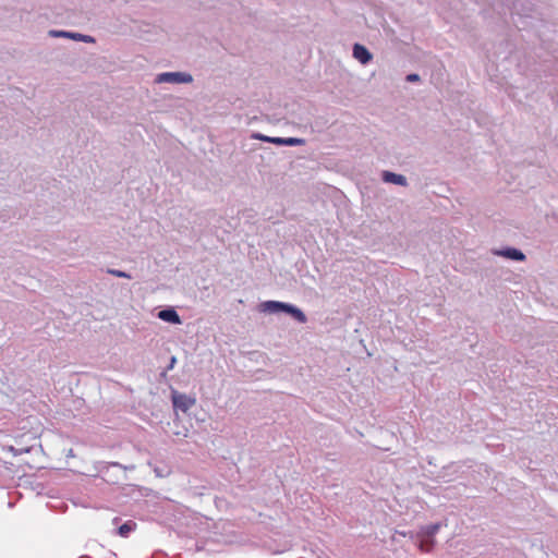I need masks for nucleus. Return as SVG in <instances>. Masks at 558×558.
I'll use <instances>...</instances> for the list:
<instances>
[{"mask_svg": "<svg viewBox=\"0 0 558 558\" xmlns=\"http://www.w3.org/2000/svg\"><path fill=\"white\" fill-rule=\"evenodd\" d=\"M260 310L270 314L286 313L300 324H305L307 322V317L304 312L290 303L280 301H265L260 303Z\"/></svg>", "mask_w": 558, "mask_h": 558, "instance_id": "nucleus-1", "label": "nucleus"}, {"mask_svg": "<svg viewBox=\"0 0 558 558\" xmlns=\"http://www.w3.org/2000/svg\"><path fill=\"white\" fill-rule=\"evenodd\" d=\"M155 82L169 84H189L193 82V76L185 72H163L156 76Z\"/></svg>", "mask_w": 558, "mask_h": 558, "instance_id": "nucleus-2", "label": "nucleus"}, {"mask_svg": "<svg viewBox=\"0 0 558 558\" xmlns=\"http://www.w3.org/2000/svg\"><path fill=\"white\" fill-rule=\"evenodd\" d=\"M251 137L279 146H300L304 144V140L298 137H271L262 133H253Z\"/></svg>", "mask_w": 558, "mask_h": 558, "instance_id": "nucleus-3", "label": "nucleus"}, {"mask_svg": "<svg viewBox=\"0 0 558 558\" xmlns=\"http://www.w3.org/2000/svg\"><path fill=\"white\" fill-rule=\"evenodd\" d=\"M447 524L444 522H437L428 525L421 526L416 536L421 538H428V547L426 548V553L430 551L435 546L434 536L439 532L442 526Z\"/></svg>", "mask_w": 558, "mask_h": 558, "instance_id": "nucleus-4", "label": "nucleus"}, {"mask_svg": "<svg viewBox=\"0 0 558 558\" xmlns=\"http://www.w3.org/2000/svg\"><path fill=\"white\" fill-rule=\"evenodd\" d=\"M171 400L173 408L182 411L183 413H186L195 404L194 398H191L185 393H180L178 391H172Z\"/></svg>", "mask_w": 558, "mask_h": 558, "instance_id": "nucleus-5", "label": "nucleus"}, {"mask_svg": "<svg viewBox=\"0 0 558 558\" xmlns=\"http://www.w3.org/2000/svg\"><path fill=\"white\" fill-rule=\"evenodd\" d=\"M50 37H64L70 38L76 41H83V43H95V38L89 35H84L81 33H74V32H66V31H56L51 29L49 31Z\"/></svg>", "mask_w": 558, "mask_h": 558, "instance_id": "nucleus-6", "label": "nucleus"}, {"mask_svg": "<svg viewBox=\"0 0 558 558\" xmlns=\"http://www.w3.org/2000/svg\"><path fill=\"white\" fill-rule=\"evenodd\" d=\"M494 255L501 256L511 260L515 262H523L525 260V255L522 251L515 247H505L501 250H494Z\"/></svg>", "mask_w": 558, "mask_h": 558, "instance_id": "nucleus-7", "label": "nucleus"}, {"mask_svg": "<svg viewBox=\"0 0 558 558\" xmlns=\"http://www.w3.org/2000/svg\"><path fill=\"white\" fill-rule=\"evenodd\" d=\"M352 54L359 62L364 65L368 64L373 59V54L369 52V50L361 44L353 45Z\"/></svg>", "mask_w": 558, "mask_h": 558, "instance_id": "nucleus-8", "label": "nucleus"}, {"mask_svg": "<svg viewBox=\"0 0 558 558\" xmlns=\"http://www.w3.org/2000/svg\"><path fill=\"white\" fill-rule=\"evenodd\" d=\"M158 317L161 320L173 324V325H180L182 323L180 315L177 313V311L173 307H168V308L161 310L158 313Z\"/></svg>", "mask_w": 558, "mask_h": 558, "instance_id": "nucleus-9", "label": "nucleus"}, {"mask_svg": "<svg viewBox=\"0 0 558 558\" xmlns=\"http://www.w3.org/2000/svg\"><path fill=\"white\" fill-rule=\"evenodd\" d=\"M383 181L386 183H392L400 186H407L408 181L407 178L402 174H398L391 171H383L381 174Z\"/></svg>", "mask_w": 558, "mask_h": 558, "instance_id": "nucleus-10", "label": "nucleus"}, {"mask_svg": "<svg viewBox=\"0 0 558 558\" xmlns=\"http://www.w3.org/2000/svg\"><path fill=\"white\" fill-rule=\"evenodd\" d=\"M135 527L136 523L132 520H129L118 527V534L121 537H128L130 533L135 530Z\"/></svg>", "mask_w": 558, "mask_h": 558, "instance_id": "nucleus-11", "label": "nucleus"}, {"mask_svg": "<svg viewBox=\"0 0 558 558\" xmlns=\"http://www.w3.org/2000/svg\"><path fill=\"white\" fill-rule=\"evenodd\" d=\"M107 272L109 275H112L114 277H119V278H126V279H131L132 276L123 270H119V269H114V268H108L107 269Z\"/></svg>", "mask_w": 558, "mask_h": 558, "instance_id": "nucleus-12", "label": "nucleus"}, {"mask_svg": "<svg viewBox=\"0 0 558 558\" xmlns=\"http://www.w3.org/2000/svg\"><path fill=\"white\" fill-rule=\"evenodd\" d=\"M175 364H177V357H175L174 355H172V356L170 357V361H169L168 366H167V367H166V369L161 373V375H162V376H166L167 372H168V371L173 369V367L175 366Z\"/></svg>", "mask_w": 558, "mask_h": 558, "instance_id": "nucleus-13", "label": "nucleus"}, {"mask_svg": "<svg viewBox=\"0 0 558 558\" xmlns=\"http://www.w3.org/2000/svg\"><path fill=\"white\" fill-rule=\"evenodd\" d=\"M417 541H418V548L422 551H426V548L428 547V538L417 537Z\"/></svg>", "mask_w": 558, "mask_h": 558, "instance_id": "nucleus-14", "label": "nucleus"}, {"mask_svg": "<svg viewBox=\"0 0 558 558\" xmlns=\"http://www.w3.org/2000/svg\"><path fill=\"white\" fill-rule=\"evenodd\" d=\"M405 80H407V82H411V83L418 82L420 75L416 73H411V74L407 75Z\"/></svg>", "mask_w": 558, "mask_h": 558, "instance_id": "nucleus-15", "label": "nucleus"}, {"mask_svg": "<svg viewBox=\"0 0 558 558\" xmlns=\"http://www.w3.org/2000/svg\"><path fill=\"white\" fill-rule=\"evenodd\" d=\"M10 449L13 451L14 456L21 454L23 452V450H15L14 447H11Z\"/></svg>", "mask_w": 558, "mask_h": 558, "instance_id": "nucleus-16", "label": "nucleus"}, {"mask_svg": "<svg viewBox=\"0 0 558 558\" xmlns=\"http://www.w3.org/2000/svg\"><path fill=\"white\" fill-rule=\"evenodd\" d=\"M113 466H120L119 462L112 463Z\"/></svg>", "mask_w": 558, "mask_h": 558, "instance_id": "nucleus-17", "label": "nucleus"}]
</instances>
